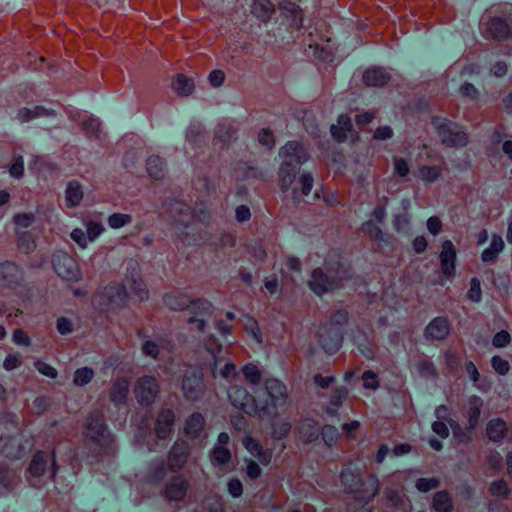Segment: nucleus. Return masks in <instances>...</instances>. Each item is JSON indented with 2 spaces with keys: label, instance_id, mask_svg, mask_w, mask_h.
<instances>
[{
  "label": "nucleus",
  "instance_id": "21",
  "mask_svg": "<svg viewBox=\"0 0 512 512\" xmlns=\"http://www.w3.org/2000/svg\"><path fill=\"white\" fill-rule=\"evenodd\" d=\"M450 323L446 317H436L425 328V337L430 340H443L450 332Z\"/></svg>",
  "mask_w": 512,
  "mask_h": 512
},
{
  "label": "nucleus",
  "instance_id": "31",
  "mask_svg": "<svg viewBox=\"0 0 512 512\" xmlns=\"http://www.w3.org/2000/svg\"><path fill=\"white\" fill-rule=\"evenodd\" d=\"M16 245L19 252L30 254L36 249V241L31 232L26 230H15Z\"/></svg>",
  "mask_w": 512,
  "mask_h": 512
},
{
  "label": "nucleus",
  "instance_id": "46",
  "mask_svg": "<svg viewBox=\"0 0 512 512\" xmlns=\"http://www.w3.org/2000/svg\"><path fill=\"white\" fill-rule=\"evenodd\" d=\"M94 370L89 367L79 368L74 372L73 383L76 386L88 384L94 377Z\"/></svg>",
  "mask_w": 512,
  "mask_h": 512
},
{
  "label": "nucleus",
  "instance_id": "56",
  "mask_svg": "<svg viewBox=\"0 0 512 512\" xmlns=\"http://www.w3.org/2000/svg\"><path fill=\"white\" fill-rule=\"evenodd\" d=\"M363 386L366 389L375 390L379 387L378 376L371 370H366L362 374Z\"/></svg>",
  "mask_w": 512,
  "mask_h": 512
},
{
  "label": "nucleus",
  "instance_id": "1",
  "mask_svg": "<svg viewBox=\"0 0 512 512\" xmlns=\"http://www.w3.org/2000/svg\"><path fill=\"white\" fill-rule=\"evenodd\" d=\"M82 445L87 457L97 462L116 453L115 437L109 431L104 415L95 411L88 414L82 425Z\"/></svg>",
  "mask_w": 512,
  "mask_h": 512
},
{
  "label": "nucleus",
  "instance_id": "52",
  "mask_svg": "<svg viewBox=\"0 0 512 512\" xmlns=\"http://www.w3.org/2000/svg\"><path fill=\"white\" fill-rule=\"evenodd\" d=\"M291 430V424L289 422H279L275 423L272 426V438L274 440H281L288 436L289 432Z\"/></svg>",
  "mask_w": 512,
  "mask_h": 512
},
{
  "label": "nucleus",
  "instance_id": "51",
  "mask_svg": "<svg viewBox=\"0 0 512 512\" xmlns=\"http://www.w3.org/2000/svg\"><path fill=\"white\" fill-rule=\"evenodd\" d=\"M35 220L33 213H19L14 215L13 222L16 225V229L22 230L30 227Z\"/></svg>",
  "mask_w": 512,
  "mask_h": 512
},
{
  "label": "nucleus",
  "instance_id": "3",
  "mask_svg": "<svg viewBox=\"0 0 512 512\" xmlns=\"http://www.w3.org/2000/svg\"><path fill=\"white\" fill-rule=\"evenodd\" d=\"M283 161L279 168V183L282 191H288L300 166L308 160V154L298 141L287 142L279 151Z\"/></svg>",
  "mask_w": 512,
  "mask_h": 512
},
{
  "label": "nucleus",
  "instance_id": "17",
  "mask_svg": "<svg viewBox=\"0 0 512 512\" xmlns=\"http://www.w3.org/2000/svg\"><path fill=\"white\" fill-rule=\"evenodd\" d=\"M175 423V413L170 408L161 409L155 421V434L159 439L170 437Z\"/></svg>",
  "mask_w": 512,
  "mask_h": 512
},
{
  "label": "nucleus",
  "instance_id": "28",
  "mask_svg": "<svg viewBox=\"0 0 512 512\" xmlns=\"http://www.w3.org/2000/svg\"><path fill=\"white\" fill-rule=\"evenodd\" d=\"M275 12V6L270 0H254L251 6V13L261 22L270 21Z\"/></svg>",
  "mask_w": 512,
  "mask_h": 512
},
{
  "label": "nucleus",
  "instance_id": "44",
  "mask_svg": "<svg viewBox=\"0 0 512 512\" xmlns=\"http://www.w3.org/2000/svg\"><path fill=\"white\" fill-rule=\"evenodd\" d=\"M449 427L452 429L453 437L459 443H468L471 441V432L467 429H464L462 426L456 421L451 420Z\"/></svg>",
  "mask_w": 512,
  "mask_h": 512
},
{
  "label": "nucleus",
  "instance_id": "63",
  "mask_svg": "<svg viewBox=\"0 0 512 512\" xmlns=\"http://www.w3.org/2000/svg\"><path fill=\"white\" fill-rule=\"evenodd\" d=\"M245 330L248 331L257 342H262L260 328L254 318L248 317L245 323Z\"/></svg>",
  "mask_w": 512,
  "mask_h": 512
},
{
  "label": "nucleus",
  "instance_id": "39",
  "mask_svg": "<svg viewBox=\"0 0 512 512\" xmlns=\"http://www.w3.org/2000/svg\"><path fill=\"white\" fill-rule=\"evenodd\" d=\"M171 211L179 214V218H176L175 222L181 226L187 227L193 219L191 208L183 202H174Z\"/></svg>",
  "mask_w": 512,
  "mask_h": 512
},
{
  "label": "nucleus",
  "instance_id": "20",
  "mask_svg": "<svg viewBox=\"0 0 512 512\" xmlns=\"http://www.w3.org/2000/svg\"><path fill=\"white\" fill-rule=\"evenodd\" d=\"M484 33L492 39L502 40L510 36L511 28L504 18L493 17L484 24Z\"/></svg>",
  "mask_w": 512,
  "mask_h": 512
},
{
  "label": "nucleus",
  "instance_id": "14",
  "mask_svg": "<svg viewBox=\"0 0 512 512\" xmlns=\"http://www.w3.org/2000/svg\"><path fill=\"white\" fill-rule=\"evenodd\" d=\"M25 277L23 269L13 261L0 263V286L17 289L24 284Z\"/></svg>",
  "mask_w": 512,
  "mask_h": 512
},
{
  "label": "nucleus",
  "instance_id": "49",
  "mask_svg": "<svg viewBox=\"0 0 512 512\" xmlns=\"http://www.w3.org/2000/svg\"><path fill=\"white\" fill-rule=\"evenodd\" d=\"M418 373L423 377H434L436 376V368L432 361L426 358H422L416 365Z\"/></svg>",
  "mask_w": 512,
  "mask_h": 512
},
{
  "label": "nucleus",
  "instance_id": "38",
  "mask_svg": "<svg viewBox=\"0 0 512 512\" xmlns=\"http://www.w3.org/2000/svg\"><path fill=\"white\" fill-rule=\"evenodd\" d=\"M432 507L437 512H452L453 502L450 494L446 490L438 491L433 497Z\"/></svg>",
  "mask_w": 512,
  "mask_h": 512
},
{
  "label": "nucleus",
  "instance_id": "19",
  "mask_svg": "<svg viewBox=\"0 0 512 512\" xmlns=\"http://www.w3.org/2000/svg\"><path fill=\"white\" fill-rule=\"evenodd\" d=\"M130 391V382L125 377H117L111 385L109 398L110 401L116 406L121 407L127 403Z\"/></svg>",
  "mask_w": 512,
  "mask_h": 512
},
{
  "label": "nucleus",
  "instance_id": "45",
  "mask_svg": "<svg viewBox=\"0 0 512 512\" xmlns=\"http://www.w3.org/2000/svg\"><path fill=\"white\" fill-rule=\"evenodd\" d=\"M236 135V129L230 122H222L217 126L216 137L222 142L232 140Z\"/></svg>",
  "mask_w": 512,
  "mask_h": 512
},
{
  "label": "nucleus",
  "instance_id": "22",
  "mask_svg": "<svg viewBox=\"0 0 512 512\" xmlns=\"http://www.w3.org/2000/svg\"><path fill=\"white\" fill-rule=\"evenodd\" d=\"M205 418L199 412L192 413L185 421L184 434L190 439L201 437L205 430Z\"/></svg>",
  "mask_w": 512,
  "mask_h": 512
},
{
  "label": "nucleus",
  "instance_id": "5",
  "mask_svg": "<svg viewBox=\"0 0 512 512\" xmlns=\"http://www.w3.org/2000/svg\"><path fill=\"white\" fill-rule=\"evenodd\" d=\"M341 260L342 256L337 250L328 253L322 267V293L345 287V283L351 280L350 268Z\"/></svg>",
  "mask_w": 512,
  "mask_h": 512
},
{
  "label": "nucleus",
  "instance_id": "27",
  "mask_svg": "<svg viewBox=\"0 0 512 512\" xmlns=\"http://www.w3.org/2000/svg\"><path fill=\"white\" fill-rule=\"evenodd\" d=\"M300 439L304 443H310L318 439L320 434V428L317 421L306 418L303 419L298 425Z\"/></svg>",
  "mask_w": 512,
  "mask_h": 512
},
{
  "label": "nucleus",
  "instance_id": "35",
  "mask_svg": "<svg viewBox=\"0 0 512 512\" xmlns=\"http://www.w3.org/2000/svg\"><path fill=\"white\" fill-rule=\"evenodd\" d=\"M146 169L149 176L155 180H160L165 175V163L157 155L150 156L146 161Z\"/></svg>",
  "mask_w": 512,
  "mask_h": 512
},
{
  "label": "nucleus",
  "instance_id": "61",
  "mask_svg": "<svg viewBox=\"0 0 512 512\" xmlns=\"http://www.w3.org/2000/svg\"><path fill=\"white\" fill-rule=\"evenodd\" d=\"M510 340V334L506 330H501L494 335L492 344L496 348H502L507 346L510 343Z\"/></svg>",
  "mask_w": 512,
  "mask_h": 512
},
{
  "label": "nucleus",
  "instance_id": "62",
  "mask_svg": "<svg viewBox=\"0 0 512 512\" xmlns=\"http://www.w3.org/2000/svg\"><path fill=\"white\" fill-rule=\"evenodd\" d=\"M86 229L89 241H94L104 231L103 225L94 221L88 222Z\"/></svg>",
  "mask_w": 512,
  "mask_h": 512
},
{
  "label": "nucleus",
  "instance_id": "29",
  "mask_svg": "<svg viewBox=\"0 0 512 512\" xmlns=\"http://www.w3.org/2000/svg\"><path fill=\"white\" fill-rule=\"evenodd\" d=\"M55 115H56V112L54 110L47 109L44 106L37 105L32 109H29L26 107L19 109V111L17 113V119L20 122L25 123V122H29L35 118L51 117V116H55Z\"/></svg>",
  "mask_w": 512,
  "mask_h": 512
},
{
  "label": "nucleus",
  "instance_id": "36",
  "mask_svg": "<svg viewBox=\"0 0 512 512\" xmlns=\"http://www.w3.org/2000/svg\"><path fill=\"white\" fill-rule=\"evenodd\" d=\"M507 427L504 420L500 418L492 419L487 424V436L493 442H498L504 438Z\"/></svg>",
  "mask_w": 512,
  "mask_h": 512
},
{
  "label": "nucleus",
  "instance_id": "4",
  "mask_svg": "<svg viewBox=\"0 0 512 512\" xmlns=\"http://www.w3.org/2000/svg\"><path fill=\"white\" fill-rule=\"evenodd\" d=\"M341 483L347 493L354 494V498L363 503H369L379 492V481L375 475L366 480L358 470L346 467L341 472Z\"/></svg>",
  "mask_w": 512,
  "mask_h": 512
},
{
  "label": "nucleus",
  "instance_id": "7",
  "mask_svg": "<svg viewBox=\"0 0 512 512\" xmlns=\"http://www.w3.org/2000/svg\"><path fill=\"white\" fill-rule=\"evenodd\" d=\"M228 399L237 409L247 415L257 416L260 419L265 418L266 406H259L255 397L241 384H232L228 388Z\"/></svg>",
  "mask_w": 512,
  "mask_h": 512
},
{
  "label": "nucleus",
  "instance_id": "13",
  "mask_svg": "<svg viewBox=\"0 0 512 512\" xmlns=\"http://www.w3.org/2000/svg\"><path fill=\"white\" fill-rule=\"evenodd\" d=\"M160 387L154 376L145 375L137 379L134 393L139 404L151 405L158 396Z\"/></svg>",
  "mask_w": 512,
  "mask_h": 512
},
{
  "label": "nucleus",
  "instance_id": "58",
  "mask_svg": "<svg viewBox=\"0 0 512 512\" xmlns=\"http://www.w3.org/2000/svg\"><path fill=\"white\" fill-rule=\"evenodd\" d=\"M9 173L14 178H21L24 174V160L22 156H16L13 158V162L10 166Z\"/></svg>",
  "mask_w": 512,
  "mask_h": 512
},
{
  "label": "nucleus",
  "instance_id": "64",
  "mask_svg": "<svg viewBox=\"0 0 512 512\" xmlns=\"http://www.w3.org/2000/svg\"><path fill=\"white\" fill-rule=\"evenodd\" d=\"M258 141L261 145L267 146L269 149L275 145V138L269 129H262L258 134Z\"/></svg>",
  "mask_w": 512,
  "mask_h": 512
},
{
  "label": "nucleus",
  "instance_id": "32",
  "mask_svg": "<svg viewBox=\"0 0 512 512\" xmlns=\"http://www.w3.org/2000/svg\"><path fill=\"white\" fill-rule=\"evenodd\" d=\"M351 130V118L346 114H342L338 117L337 124L331 126V135L337 141L343 142Z\"/></svg>",
  "mask_w": 512,
  "mask_h": 512
},
{
  "label": "nucleus",
  "instance_id": "41",
  "mask_svg": "<svg viewBox=\"0 0 512 512\" xmlns=\"http://www.w3.org/2000/svg\"><path fill=\"white\" fill-rule=\"evenodd\" d=\"M210 458L213 465L223 466L230 462L231 452L227 447L214 446Z\"/></svg>",
  "mask_w": 512,
  "mask_h": 512
},
{
  "label": "nucleus",
  "instance_id": "40",
  "mask_svg": "<svg viewBox=\"0 0 512 512\" xmlns=\"http://www.w3.org/2000/svg\"><path fill=\"white\" fill-rule=\"evenodd\" d=\"M172 87L177 94L189 96L194 90V82L183 74H178L172 81Z\"/></svg>",
  "mask_w": 512,
  "mask_h": 512
},
{
  "label": "nucleus",
  "instance_id": "53",
  "mask_svg": "<svg viewBox=\"0 0 512 512\" xmlns=\"http://www.w3.org/2000/svg\"><path fill=\"white\" fill-rule=\"evenodd\" d=\"M489 491L494 496L507 497L510 493V489L505 480L493 481L490 485Z\"/></svg>",
  "mask_w": 512,
  "mask_h": 512
},
{
  "label": "nucleus",
  "instance_id": "26",
  "mask_svg": "<svg viewBox=\"0 0 512 512\" xmlns=\"http://www.w3.org/2000/svg\"><path fill=\"white\" fill-rule=\"evenodd\" d=\"M390 80V74L384 68L372 67L365 71L363 81L367 86H383Z\"/></svg>",
  "mask_w": 512,
  "mask_h": 512
},
{
  "label": "nucleus",
  "instance_id": "24",
  "mask_svg": "<svg viewBox=\"0 0 512 512\" xmlns=\"http://www.w3.org/2000/svg\"><path fill=\"white\" fill-rule=\"evenodd\" d=\"M483 407V400L476 395L471 396L468 399V410H467V429L473 431L479 423L481 410Z\"/></svg>",
  "mask_w": 512,
  "mask_h": 512
},
{
  "label": "nucleus",
  "instance_id": "18",
  "mask_svg": "<svg viewBox=\"0 0 512 512\" xmlns=\"http://www.w3.org/2000/svg\"><path fill=\"white\" fill-rule=\"evenodd\" d=\"M456 249L450 240L442 243V250L439 255L442 273L450 278L455 274Z\"/></svg>",
  "mask_w": 512,
  "mask_h": 512
},
{
  "label": "nucleus",
  "instance_id": "43",
  "mask_svg": "<svg viewBox=\"0 0 512 512\" xmlns=\"http://www.w3.org/2000/svg\"><path fill=\"white\" fill-rule=\"evenodd\" d=\"M419 178L427 183L436 181L442 174V168L439 166L424 165L418 170Z\"/></svg>",
  "mask_w": 512,
  "mask_h": 512
},
{
  "label": "nucleus",
  "instance_id": "8",
  "mask_svg": "<svg viewBox=\"0 0 512 512\" xmlns=\"http://www.w3.org/2000/svg\"><path fill=\"white\" fill-rule=\"evenodd\" d=\"M264 389L267 394V399L259 406H266L268 409L265 411V418L275 416L278 413V408L283 407L290 398L288 387L284 382L277 378H266L264 380Z\"/></svg>",
  "mask_w": 512,
  "mask_h": 512
},
{
  "label": "nucleus",
  "instance_id": "47",
  "mask_svg": "<svg viewBox=\"0 0 512 512\" xmlns=\"http://www.w3.org/2000/svg\"><path fill=\"white\" fill-rule=\"evenodd\" d=\"M362 231L375 241H386L382 230L372 220H368L362 225Z\"/></svg>",
  "mask_w": 512,
  "mask_h": 512
},
{
  "label": "nucleus",
  "instance_id": "60",
  "mask_svg": "<svg viewBox=\"0 0 512 512\" xmlns=\"http://www.w3.org/2000/svg\"><path fill=\"white\" fill-rule=\"evenodd\" d=\"M35 367L42 375L49 378L55 379L58 375V372L54 367L41 360H37L35 362Z\"/></svg>",
  "mask_w": 512,
  "mask_h": 512
},
{
  "label": "nucleus",
  "instance_id": "9",
  "mask_svg": "<svg viewBox=\"0 0 512 512\" xmlns=\"http://www.w3.org/2000/svg\"><path fill=\"white\" fill-rule=\"evenodd\" d=\"M432 125L444 145L449 147H464L468 143L467 134L458 124L447 118L434 116L432 118Z\"/></svg>",
  "mask_w": 512,
  "mask_h": 512
},
{
  "label": "nucleus",
  "instance_id": "2",
  "mask_svg": "<svg viewBox=\"0 0 512 512\" xmlns=\"http://www.w3.org/2000/svg\"><path fill=\"white\" fill-rule=\"evenodd\" d=\"M165 305L174 311L188 310L192 315L187 319V323L195 325L197 331L204 332L206 327V319L209 318L214 311L211 302L204 298L190 300L185 294L173 291L164 296Z\"/></svg>",
  "mask_w": 512,
  "mask_h": 512
},
{
  "label": "nucleus",
  "instance_id": "48",
  "mask_svg": "<svg viewBox=\"0 0 512 512\" xmlns=\"http://www.w3.org/2000/svg\"><path fill=\"white\" fill-rule=\"evenodd\" d=\"M108 225L113 229H119L132 222V216L123 213H114L108 217Z\"/></svg>",
  "mask_w": 512,
  "mask_h": 512
},
{
  "label": "nucleus",
  "instance_id": "10",
  "mask_svg": "<svg viewBox=\"0 0 512 512\" xmlns=\"http://www.w3.org/2000/svg\"><path fill=\"white\" fill-rule=\"evenodd\" d=\"M49 462L51 463L50 478L54 479L58 470V466L56 464L55 459V452L53 451L52 454L49 456L44 451H37L33 455L28 467V480L32 486H37V484L34 482V479H38L39 477L44 475Z\"/></svg>",
  "mask_w": 512,
  "mask_h": 512
},
{
  "label": "nucleus",
  "instance_id": "33",
  "mask_svg": "<svg viewBox=\"0 0 512 512\" xmlns=\"http://www.w3.org/2000/svg\"><path fill=\"white\" fill-rule=\"evenodd\" d=\"M244 380L251 387L261 384L263 380V370L255 363L249 362L241 368Z\"/></svg>",
  "mask_w": 512,
  "mask_h": 512
},
{
  "label": "nucleus",
  "instance_id": "54",
  "mask_svg": "<svg viewBox=\"0 0 512 512\" xmlns=\"http://www.w3.org/2000/svg\"><path fill=\"white\" fill-rule=\"evenodd\" d=\"M128 287L139 298V300L143 301L148 299V290L141 280L129 281Z\"/></svg>",
  "mask_w": 512,
  "mask_h": 512
},
{
  "label": "nucleus",
  "instance_id": "37",
  "mask_svg": "<svg viewBox=\"0 0 512 512\" xmlns=\"http://www.w3.org/2000/svg\"><path fill=\"white\" fill-rule=\"evenodd\" d=\"M348 395V390L345 387L336 388L329 400V404L326 407V412L329 416H336L339 407L342 405L343 400L346 399Z\"/></svg>",
  "mask_w": 512,
  "mask_h": 512
},
{
  "label": "nucleus",
  "instance_id": "50",
  "mask_svg": "<svg viewBox=\"0 0 512 512\" xmlns=\"http://www.w3.org/2000/svg\"><path fill=\"white\" fill-rule=\"evenodd\" d=\"M440 486V481L438 478H419L416 480L415 487L418 491L422 493H426L432 489H436Z\"/></svg>",
  "mask_w": 512,
  "mask_h": 512
},
{
  "label": "nucleus",
  "instance_id": "6",
  "mask_svg": "<svg viewBox=\"0 0 512 512\" xmlns=\"http://www.w3.org/2000/svg\"><path fill=\"white\" fill-rule=\"evenodd\" d=\"M348 312L345 309L335 311L325 331L322 333V349L328 354L337 352L343 342L344 326L348 323Z\"/></svg>",
  "mask_w": 512,
  "mask_h": 512
},
{
  "label": "nucleus",
  "instance_id": "11",
  "mask_svg": "<svg viewBox=\"0 0 512 512\" xmlns=\"http://www.w3.org/2000/svg\"><path fill=\"white\" fill-rule=\"evenodd\" d=\"M52 264L59 277L67 281H78L81 272L76 260L66 252L54 254Z\"/></svg>",
  "mask_w": 512,
  "mask_h": 512
},
{
  "label": "nucleus",
  "instance_id": "15",
  "mask_svg": "<svg viewBox=\"0 0 512 512\" xmlns=\"http://www.w3.org/2000/svg\"><path fill=\"white\" fill-rule=\"evenodd\" d=\"M189 456V444L184 440H176L167 456L168 468L173 472H177L183 469L188 461Z\"/></svg>",
  "mask_w": 512,
  "mask_h": 512
},
{
  "label": "nucleus",
  "instance_id": "42",
  "mask_svg": "<svg viewBox=\"0 0 512 512\" xmlns=\"http://www.w3.org/2000/svg\"><path fill=\"white\" fill-rule=\"evenodd\" d=\"M166 476V464L163 460L155 461L150 465L148 478L150 482H161Z\"/></svg>",
  "mask_w": 512,
  "mask_h": 512
},
{
  "label": "nucleus",
  "instance_id": "34",
  "mask_svg": "<svg viewBox=\"0 0 512 512\" xmlns=\"http://www.w3.org/2000/svg\"><path fill=\"white\" fill-rule=\"evenodd\" d=\"M170 346V342L164 338H159L158 340H147L142 344L141 350L145 356L151 357L153 359H157L159 357L160 351L163 349H168Z\"/></svg>",
  "mask_w": 512,
  "mask_h": 512
},
{
  "label": "nucleus",
  "instance_id": "57",
  "mask_svg": "<svg viewBox=\"0 0 512 512\" xmlns=\"http://www.w3.org/2000/svg\"><path fill=\"white\" fill-rule=\"evenodd\" d=\"M493 369L500 375H506L510 370V364L500 356H493L491 359Z\"/></svg>",
  "mask_w": 512,
  "mask_h": 512
},
{
  "label": "nucleus",
  "instance_id": "59",
  "mask_svg": "<svg viewBox=\"0 0 512 512\" xmlns=\"http://www.w3.org/2000/svg\"><path fill=\"white\" fill-rule=\"evenodd\" d=\"M205 348L214 357H216L222 351V345L219 343L216 337L208 336L204 341Z\"/></svg>",
  "mask_w": 512,
  "mask_h": 512
},
{
  "label": "nucleus",
  "instance_id": "25",
  "mask_svg": "<svg viewBox=\"0 0 512 512\" xmlns=\"http://www.w3.org/2000/svg\"><path fill=\"white\" fill-rule=\"evenodd\" d=\"M84 197V191L81 183L77 180H71L67 183L65 189V204L68 208H74L80 205Z\"/></svg>",
  "mask_w": 512,
  "mask_h": 512
},
{
  "label": "nucleus",
  "instance_id": "30",
  "mask_svg": "<svg viewBox=\"0 0 512 512\" xmlns=\"http://www.w3.org/2000/svg\"><path fill=\"white\" fill-rule=\"evenodd\" d=\"M504 241L498 234H493L491 243L481 254V260L485 263H493L504 249Z\"/></svg>",
  "mask_w": 512,
  "mask_h": 512
},
{
  "label": "nucleus",
  "instance_id": "23",
  "mask_svg": "<svg viewBox=\"0 0 512 512\" xmlns=\"http://www.w3.org/2000/svg\"><path fill=\"white\" fill-rule=\"evenodd\" d=\"M279 9L284 17L291 19V25L295 29L302 27L303 12L299 5L290 0H284L279 4Z\"/></svg>",
  "mask_w": 512,
  "mask_h": 512
},
{
  "label": "nucleus",
  "instance_id": "12",
  "mask_svg": "<svg viewBox=\"0 0 512 512\" xmlns=\"http://www.w3.org/2000/svg\"><path fill=\"white\" fill-rule=\"evenodd\" d=\"M181 390L187 401L196 402L203 398L206 384L200 372L187 371L182 380Z\"/></svg>",
  "mask_w": 512,
  "mask_h": 512
},
{
  "label": "nucleus",
  "instance_id": "55",
  "mask_svg": "<svg viewBox=\"0 0 512 512\" xmlns=\"http://www.w3.org/2000/svg\"><path fill=\"white\" fill-rule=\"evenodd\" d=\"M482 291L481 284L478 278L473 277L470 281V288L467 292V297L472 302H479L481 300Z\"/></svg>",
  "mask_w": 512,
  "mask_h": 512
},
{
  "label": "nucleus",
  "instance_id": "16",
  "mask_svg": "<svg viewBox=\"0 0 512 512\" xmlns=\"http://www.w3.org/2000/svg\"><path fill=\"white\" fill-rule=\"evenodd\" d=\"M189 488V481L181 474L173 476L165 485L164 497L172 502L184 499Z\"/></svg>",
  "mask_w": 512,
  "mask_h": 512
}]
</instances>
